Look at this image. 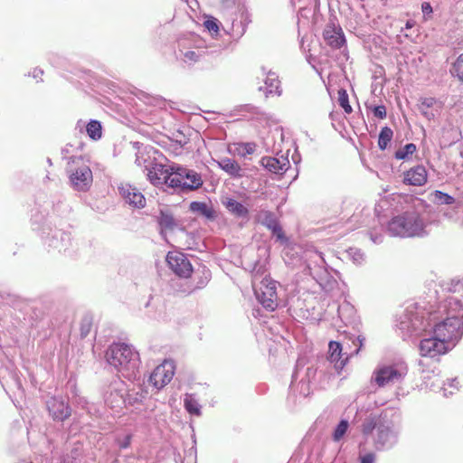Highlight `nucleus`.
Listing matches in <instances>:
<instances>
[{"mask_svg":"<svg viewBox=\"0 0 463 463\" xmlns=\"http://www.w3.org/2000/svg\"><path fill=\"white\" fill-rule=\"evenodd\" d=\"M399 326L407 335L422 332L435 334L440 327L445 335H451L449 342L454 347L463 335V304L458 297L447 296L436 309L429 312L417 307L408 308Z\"/></svg>","mask_w":463,"mask_h":463,"instance_id":"f257e3e1","label":"nucleus"},{"mask_svg":"<svg viewBox=\"0 0 463 463\" xmlns=\"http://www.w3.org/2000/svg\"><path fill=\"white\" fill-rule=\"evenodd\" d=\"M106 359L124 377H136L140 359L138 353L131 345L123 343L111 345L106 352Z\"/></svg>","mask_w":463,"mask_h":463,"instance_id":"f03ea898","label":"nucleus"},{"mask_svg":"<svg viewBox=\"0 0 463 463\" xmlns=\"http://www.w3.org/2000/svg\"><path fill=\"white\" fill-rule=\"evenodd\" d=\"M147 158L145 157L143 152L138 153L136 163L139 166L146 168L147 179L154 185L167 184L169 187L177 186L180 182L177 180L178 175H175L177 165H167L160 162L151 161L146 165Z\"/></svg>","mask_w":463,"mask_h":463,"instance_id":"7ed1b4c3","label":"nucleus"},{"mask_svg":"<svg viewBox=\"0 0 463 463\" xmlns=\"http://www.w3.org/2000/svg\"><path fill=\"white\" fill-rule=\"evenodd\" d=\"M388 232L398 237L421 236L425 232V224L417 213L406 212L390 221Z\"/></svg>","mask_w":463,"mask_h":463,"instance_id":"20e7f679","label":"nucleus"},{"mask_svg":"<svg viewBox=\"0 0 463 463\" xmlns=\"http://www.w3.org/2000/svg\"><path fill=\"white\" fill-rule=\"evenodd\" d=\"M407 372V365L403 362L382 363L374 369L371 381L379 387H384L400 383Z\"/></svg>","mask_w":463,"mask_h":463,"instance_id":"39448f33","label":"nucleus"},{"mask_svg":"<svg viewBox=\"0 0 463 463\" xmlns=\"http://www.w3.org/2000/svg\"><path fill=\"white\" fill-rule=\"evenodd\" d=\"M67 172L70 184L74 190L86 192L90 188L93 182L92 172L81 157H71Z\"/></svg>","mask_w":463,"mask_h":463,"instance_id":"423d86ee","label":"nucleus"},{"mask_svg":"<svg viewBox=\"0 0 463 463\" xmlns=\"http://www.w3.org/2000/svg\"><path fill=\"white\" fill-rule=\"evenodd\" d=\"M429 337H424L419 345L420 354L422 356L434 358L450 351L452 343L449 342L451 335H446L440 327L435 330V334L426 333Z\"/></svg>","mask_w":463,"mask_h":463,"instance_id":"0eeeda50","label":"nucleus"},{"mask_svg":"<svg viewBox=\"0 0 463 463\" xmlns=\"http://www.w3.org/2000/svg\"><path fill=\"white\" fill-rule=\"evenodd\" d=\"M252 286L258 301L263 307L273 311L278 307L276 281L269 277L260 279L258 274L253 275Z\"/></svg>","mask_w":463,"mask_h":463,"instance_id":"6e6552de","label":"nucleus"},{"mask_svg":"<svg viewBox=\"0 0 463 463\" xmlns=\"http://www.w3.org/2000/svg\"><path fill=\"white\" fill-rule=\"evenodd\" d=\"M175 374V364L173 361L165 360L156 366L149 376V383L160 390L168 384Z\"/></svg>","mask_w":463,"mask_h":463,"instance_id":"1a4fd4ad","label":"nucleus"},{"mask_svg":"<svg viewBox=\"0 0 463 463\" xmlns=\"http://www.w3.org/2000/svg\"><path fill=\"white\" fill-rule=\"evenodd\" d=\"M126 389L122 382L110 385L104 395V401L108 407L115 411H120L126 406Z\"/></svg>","mask_w":463,"mask_h":463,"instance_id":"9d476101","label":"nucleus"},{"mask_svg":"<svg viewBox=\"0 0 463 463\" xmlns=\"http://www.w3.org/2000/svg\"><path fill=\"white\" fill-rule=\"evenodd\" d=\"M166 261L170 269L179 277L188 278L193 272L192 264L182 252H169L166 256Z\"/></svg>","mask_w":463,"mask_h":463,"instance_id":"9b49d317","label":"nucleus"},{"mask_svg":"<svg viewBox=\"0 0 463 463\" xmlns=\"http://www.w3.org/2000/svg\"><path fill=\"white\" fill-rule=\"evenodd\" d=\"M175 175H178L177 180L180 184L175 188L195 190L203 185V179L197 172L177 165Z\"/></svg>","mask_w":463,"mask_h":463,"instance_id":"f8f14e48","label":"nucleus"},{"mask_svg":"<svg viewBox=\"0 0 463 463\" xmlns=\"http://www.w3.org/2000/svg\"><path fill=\"white\" fill-rule=\"evenodd\" d=\"M311 276L319 283L320 286L325 287L329 283V272L326 267V262L321 253L316 252L314 255L313 266L308 265Z\"/></svg>","mask_w":463,"mask_h":463,"instance_id":"ddd939ff","label":"nucleus"},{"mask_svg":"<svg viewBox=\"0 0 463 463\" xmlns=\"http://www.w3.org/2000/svg\"><path fill=\"white\" fill-rule=\"evenodd\" d=\"M118 190L126 203L136 208L145 207L146 198L137 188L126 184H121Z\"/></svg>","mask_w":463,"mask_h":463,"instance_id":"4468645a","label":"nucleus"},{"mask_svg":"<svg viewBox=\"0 0 463 463\" xmlns=\"http://www.w3.org/2000/svg\"><path fill=\"white\" fill-rule=\"evenodd\" d=\"M323 37L326 44L333 49H338L345 43L342 28L335 23L326 24L323 32Z\"/></svg>","mask_w":463,"mask_h":463,"instance_id":"2eb2a0df","label":"nucleus"},{"mask_svg":"<svg viewBox=\"0 0 463 463\" xmlns=\"http://www.w3.org/2000/svg\"><path fill=\"white\" fill-rule=\"evenodd\" d=\"M47 408L54 420H64L71 415V409L62 398L52 397L47 401Z\"/></svg>","mask_w":463,"mask_h":463,"instance_id":"dca6fc26","label":"nucleus"},{"mask_svg":"<svg viewBox=\"0 0 463 463\" xmlns=\"http://www.w3.org/2000/svg\"><path fill=\"white\" fill-rule=\"evenodd\" d=\"M328 359L330 363L334 364L335 370L341 371L348 361V354L342 352L340 343L331 341L328 345Z\"/></svg>","mask_w":463,"mask_h":463,"instance_id":"f3484780","label":"nucleus"},{"mask_svg":"<svg viewBox=\"0 0 463 463\" xmlns=\"http://www.w3.org/2000/svg\"><path fill=\"white\" fill-rule=\"evenodd\" d=\"M260 164L267 170L276 175H283L290 165L288 159L284 156L279 158L265 156L261 158Z\"/></svg>","mask_w":463,"mask_h":463,"instance_id":"a211bd4d","label":"nucleus"},{"mask_svg":"<svg viewBox=\"0 0 463 463\" xmlns=\"http://www.w3.org/2000/svg\"><path fill=\"white\" fill-rule=\"evenodd\" d=\"M427 182V171L424 166L417 165L405 173L404 183L421 186Z\"/></svg>","mask_w":463,"mask_h":463,"instance_id":"6ab92c4d","label":"nucleus"},{"mask_svg":"<svg viewBox=\"0 0 463 463\" xmlns=\"http://www.w3.org/2000/svg\"><path fill=\"white\" fill-rule=\"evenodd\" d=\"M441 102L432 97L422 98L420 100L419 109L428 119L433 118L441 109Z\"/></svg>","mask_w":463,"mask_h":463,"instance_id":"aec40b11","label":"nucleus"},{"mask_svg":"<svg viewBox=\"0 0 463 463\" xmlns=\"http://www.w3.org/2000/svg\"><path fill=\"white\" fill-rule=\"evenodd\" d=\"M376 439L377 446L388 448L392 446L397 440V432L388 426H379Z\"/></svg>","mask_w":463,"mask_h":463,"instance_id":"412c9836","label":"nucleus"},{"mask_svg":"<svg viewBox=\"0 0 463 463\" xmlns=\"http://www.w3.org/2000/svg\"><path fill=\"white\" fill-rule=\"evenodd\" d=\"M262 75L265 76L264 86H260L259 90L263 91L266 96L269 94H280L279 80L275 72L266 71L265 68H262Z\"/></svg>","mask_w":463,"mask_h":463,"instance_id":"4be33fe9","label":"nucleus"},{"mask_svg":"<svg viewBox=\"0 0 463 463\" xmlns=\"http://www.w3.org/2000/svg\"><path fill=\"white\" fill-rule=\"evenodd\" d=\"M76 128L80 132L85 128L87 135L93 140H99L102 137V126L98 120L91 119L89 123H85L80 119L76 124Z\"/></svg>","mask_w":463,"mask_h":463,"instance_id":"5701e85b","label":"nucleus"},{"mask_svg":"<svg viewBox=\"0 0 463 463\" xmlns=\"http://www.w3.org/2000/svg\"><path fill=\"white\" fill-rule=\"evenodd\" d=\"M216 163L221 169L234 178H241L245 175V171L232 158L224 157L216 161Z\"/></svg>","mask_w":463,"mask_h":463,"instance_id":"b1692460","label":"nucleus"},{"mask_svg":"<svg viewBox=\"0 0 463 463\" xmlns=\"http://www.w3.org/2000/svg\"><path fill=\"white\" fill-rule=\"evenodd\" d=\"M147 391L141 386L134 387L125 392L126 406H136L141 404L147 397Z\"/></svg>","mask_w":463,"mask_h":463,"instance_id":"393cba45","label":"nucleus"},{"mask_svg":"<svg viewBox=\"0 0 463 463\" xmlns=\"http://www.w3.org/2000/svg\"><path fill=\"white\" fill-rule=\"evenodd\" d=\"M225 208L238 218H248L249 210L233 198L226 197L222 200Z\"/></svg>","mask_w":463,"mask_h":463,"instance_id":"a878e982","label":"nucleus"},{"mask_svg":"<svg viewBox=\"0 0 463 463\" xmlns=\"http://www.w3.org/2000/svg\"><path fill=\"white\" fill-rule=\"evenodd\" d=\"M157 222L160 226V233L164 238H165L167 231H173L177 226L173 215L164 211L160 212Z\"/></svg>","mask_w":463,"mask_h":463,"instance_id":"bb28decb","label":"nucleus"},{"mask_svg":"<svg viewBox=\"0 0 463 463\" xmlns=\"http://www.w3.org/2000/svg\"><path fill=\"white\" fill-rule=\"evenodd\" d=\"M189 209L193 213L203 215L210 220L214 219L215 217L214 210L203 202H192L190 203Z\"/></svg>","mask_w":463,"mask_h":463,"instance_id":"cd10ccee","label":"nucleus"},{"mask_svg":"<svg viewBox=\"0 0 463 463\" xmlns=\"http://www.w3.org/2000/svg\"><path fill=\"white\" fill-rule=\"evenodd\" d=\"M257 220L269 230H271L278 223L275 215L271 212L266 210H261L257 214Z\"/></svg>","mask_w":463,"mask_h":463,"instance_id":"c85d7f7f","label":"nucleus"},{"mask_svg":"<svg viewBox=\"0 0 463 463\" xmlns=\"http://www.w3.org/2000/svg\"><path fill=\"white\" fill-rule=\"evenodd\" d=\"M430 197L432 202L437 204L453 205L455 203V199L452 196L438 190L431 193Z\"/></svg>","mask_w":463,"mask_h":463,"instance_id":"c756f323","label":"nucleus"},{"mask_svg":"<svg viewBox=\"0 0 463 463\" xmlns=\"http://www.w3.org/2000/svg\"><path fill=\"white\" fill-rule=\"evenodd\" d=\"M184 404L186 411L194 415L199 416L201 414V406L198 402L195 400L194 395L185 394L184 399Z\"/></svg>","mask_w":463,"mask_h":463,"instance_id":"7c9ffc66","label":"nucleus"},{"mask_svg":"<svg viewBox=\"0 0 463 463\" xmlns=\"http://www.w3.org/2000/svg\"><path fill=\"white\" fill-rule=\"evenodd\" d=\"M392 136L393 132L390 128L384 127L381 129L378 139V146L381 150L386 149L392 138Z\"/></svg>","mask_w":463,"mask_h":463,"instance_id":"2f4dec72","label":"nucleus"},{"mask_svg":"<svg viewBox=\"0 0 463 463\" xmlns=\"http://www.w3.org/2000/svg\"><path fill=\"white\" fill-rule=\"evenodd\" d=\"M416 151V146L412 143L405 145L395 152V158L399 160L408 159Z\"/></svg>","mask_w":463,"mask_h":463,"instance_id":"473e14b6","label":"nucleus"},{"mask_svg":"<svg viewBox=\"0 0 463 463\" xmlns=\"http://www.w3.org/2000/svg\"><path fill=\"white\" fill-rule=\"evenodd\" d=\"M448 290L450 292L449 296H456L459 299L463 297V279L461 280H452Z\"/></svg>","mask_w":463,"mask_h":463,"instance_id":"72a5a7b5","label":"nucleus"},{"mask_svg":"<svg viewBox=\"0 0 463 463\" xmlns=\"http://www.w3.org/2000/svg\"><path fill=\"white\" fill-rule=\"evenodd\" d=\"M347 254L349 258L353 260V262L357 265L364 263L365 260L364 254L361 251V250L357 248H350L347 250Z\"/></svg>","mask_w":463,"mask_h":463,"instance_id":"f704fd0d","label":"nucleus"},{"mask_svg":"<svg viewBox=\"0 0 463 463\" xmlns=\"http://www.w3.org/2000/svg\"><path fill=\"white\" fill-rule=\"evenodd\" d=\"M338 103L345 113L350 114L352 112V107L349 104L348 95L345 90H338Z\"/></svg>","mask_w":463,"mask_h":463,"instance_id":"c9c22d12","label":"nucleus"},{"mask_svg":"<svg viewBox=\"0 0 463 463\" xmlns=\"http://www.w3.org/2000/svg\"><path fill=\"white\" fill-rule=\"evenodd\" d=\"M256 145L253 143H244L239 145L238 154L239 156L245 157L247 155H251L255 152Z\"/></svg>","mask_w":463,"mask_h":463,"instance_id":"e433bc0d","label":"nucleus"},{"mask_svg":"<svg viewBox=\"0 0 463 463\" xmlns=\"http://www.w3.org/2000/svg\"><path fill=\"white\" fill-rule=\"evenodd\" d=\"M452 73L463 81V53L455 61Z\"/></svg>","mask_w":463,"mask_h":463,"instance_id":"4c0bfd02","label":"nucleus"},{"mask_svg":"<svg viewBox=\"0 0 463 463\" xmlns=\"http://www.w3.org/2000/svg\"><path fill=\"white\" fill-rule=\"evenodd\" d=\"M441 212L443 213L444 216L448 217L449 219L457 221L458 218H456L455 215L459 212L463 213V209L459 205H455L453 207L442 209Z\"/></svg>","mask_w":463,"mask_h":463,"instance_id":"58836bf2","label":"nucleus"},{"mask_svg":"<svg viewBox=\"0 0 463 463\" xmlns=\"http://www.w3.org/2000/svg\"><path fill=\"white\" fill-rule=\"evenodd\" d=\"M348 428L347 420H341L334 432V439L339 440L345 434Z\"/></svg>","mask_w":463,"mask_h":463,"instance_id":"ea45409f","label":"nucleus"},{"mask_svg":"<svg viewBox=\"0 0 463 463\" xmlns=\"http://www.w3.org/2000/svg\"><path fill=\"white\" fill-rule=\"evenodd\" d=\"M458 382L456 378L448 380L447 383H444L443 387L445 395H447L448 393L452 394L454 392V390H458Z\"/></svg>","mask_w":463,"mask_h":463,"instance_id":"a19ab883","label":"nucleus"},{"mask_svg":"<svg viewBox=\"0 0 463 463\" xmlns=\"http://www.w3.org/2000/svg\"><path fill=\"white\" fill-rule=\"evenodd\" d=\"M200 54L194 51H187L184 53V61L187 63H193L198 61Z\"/></svg>","mask_w":463,"mask_h":463,"instance_id":"79ce46f5","label":"nucleus"},{"mask_svg":"<svg viewBox=\"0 0 463 463\" xmlns=\"http://www.w3.org/2000/svg\"><path fill=\"white\" fill-rule=\"evenodd\" d=\"M298 388L299 389V394L303 397H307L310 393V386L309 383L307 381L301 380L298 384Z\"/></svg>","mask_w":463,"mask_h":463,"instance_id":"37998d69","label":"nucleus"},{"mask_svg":"<svg viewBox=\"0 0 463 463\" xmlns=\"http://www.w3.org/2000/svg\"><path fill=\"white\" fill-rule=\"evenodd\" d=\"M204 26L211 33H216L219 31V26H218V24H217V20H215V19L206 20L204 22Z\"/></svg>","mask_w":463,"mask_h":463,"instance_id":"c03bdc74","label":"nucleus"},{"mask_svg":"<svg viewBox=\"0 0 463 463\" xmlns=\"http://www.w3.org/2000/svg\"><path fill=\"white\" fill-rule=\"evenodd\" d=\"M272 234L277 237L279 241H283L285 239L283 231L279 223H277L272 229H271Z\"/></svg>","mask_w":463,"mask_h":463,"instance_id":"a18cd8bd","label":"nucleus"},{"mask_svg":"<svg viewBox=\"0 0 463 463\" xmlns=\"http://www.w3.org/2000/svg\"><path fill=\"white\" fill-rule=\"evenodd\" d=\"M373 114L375 117L383 119L386 117V109L384 106H376L373 109Z\"/></svg>","mask_w":463,"mask_h":463,"instance_id":"49530a36","label":"nucleus"},{"mask_svg":"<svg viewBox=\"0 0 463 463\" xmlns=\"http://www.w3.org/2000/svg\"><path fill=\"white\" fill-rule=\"evenodd\" d=\"M421 11L424 14V15H430L433 12V9L430 3L424 2L421 5Z\"/></svg>","mask_w":463,"mask_h":463,"instance_id":"de8ad7c7","label":"nucleus"},{"mask_svg":"<svg viewBox=\"0 0 463 463\" xmlns=\"http://www.w3.org/2000/svg\"><path fill=\"white\" fill-rule=\"evenodd\" d=\"M374 454L368 453L363 457H361V463H374Z\"/></svg>","mask_w":463,"mask_h":463,"instance_id":"09e8293b","label":"nucleus"},{"mask_svg":"<svg viewBox=\"0 0 463 463\" xmlns=\"http://www.w3.org/2000/svg\"><path fill=\"white\" fill-rule=\"evenodd\" d=\"M130 439H131V437L129 435L125 436L122 440H119V443H118L119 447L121 449L128 448L130 444Z\"/></svg>","mask_w":463,"mask_h":463,"instance_id":"8fccbe9b","label":"nucleus"},{"mask_svg":"<svg viewBox=\"0 0 463 463\" xmlns=\"http://www.w3.org/2000/svg\"><path fill=\"white\" fill-rule=\"evenodd\" d=\"M371 240L373 243L379 244V243L383 242V235L382 234H378V235L371 234Z\"/></svg>","mask_w":463,"mask_h":463,"instance_id":"3c124183","label":"nucleus"},{"mask_svg":"<svg viewBox=\"0 0 463 463\" xmlns=\"http://www.w3.org/2000/svg\"><path fill=\"white\" fill-rule=\"evenodd\" d=\"M373 425L372 422H367L364 425V432L368 433L373 429Z\"/></svg>","mask_w":463,"mask_h":463,"instance_id":"603ef678","label":"nucleus"},{"mask_svg":"<svg viewBox=\"0 0 463 463\" xmlns=\"http://www.w3.org/2000/svg\"><path fill=\"white\" fill-rule=\"evenodd\" d=\"M392 198L393 201H398V202H401L402 200L405 199V197L402 196V194H392Z\"/></svg>","mask_w":463,"mask_h":463,"instance_id":"864d4df0","label":"nucleus"},{"mask_svg":"<svg viewBox=\"0 0 463 463\" xmlns=\"http://www.w3.org/2000/svg\"><path fill=\"white\" fill-rule=\"evenodd\" d=\"M42 74H43V71L42 70L35 69L34 71H33V77L34 78H39Z\"/></svg>","mask_w":463,"mask_h":463,"instance_id":"5fc2aeb1","label":"nucleus"},{"mask_svg":"<svg viewBox=\"0 0 463 463\" xmlns=\"http://www.w3.org/2000/svg\"><path fill=\"white\" fill-rule=\"evenodd\" d=\"M222 2L225 6H230L233 4V0H222Z\"/></svg>","mask_w":463,"mask_h":463,"instance_id":"6e6d98bb","label":"nucleus"},{"mask_svg":"<svg viewBox=\"0 0 463 463\" xmlns=\"http://www.w3.org/2000/svg\"><path fill=\"white\" fill-rule=\"evenodd\" d=\"M411 26H412L410 22H407L406 28H411Z\"/></svg>","mask_w":463,"mask_h":463,"instance_id":"4d7b16f0","label":"nucleus"},{"mask_svg":"<svg viewBox=\"0 0 463 463\" xmlns=\"http://www.w3.org/2000/svg\"><path fill=\"white\" fill-rule=\"evenodd\" d=\"M52 245L54 248H58V245H57L54 241L52 243Z\"/></svg>","mask_w":463,"mask_h":463,"instance_id":"13d9d810","label":"nucleus"}]
</instances>
